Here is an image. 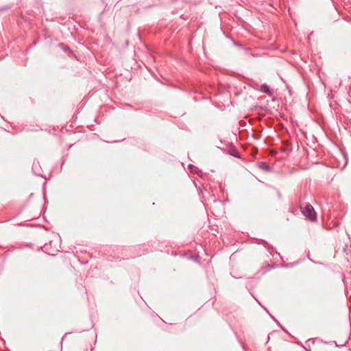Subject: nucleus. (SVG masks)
<instances>
[{
  "label": "nucleus",
  "mask_w": 351,
  "mask_h": 351,
  "mask_svg": "<svg viewBox=\"0 0 351 351\" xmlns=\"http://www.w3.org/2000/svg\"><path fill=\"white\" fill-rule=\"evenodd\" d=\"M301 210L303 215L309 220L314 221L317 219L316 213L311 204H305L301 206Z\"/></svg>",
  "instance_id": "1"
},
{
  "label": "nucleus",
  "mask_w": 351,
  "mask_h": 351,
  "mask_svg": "<svg viewBox=\"0 0 351 351\" xmlns=\"http://www.w3.org/2000/svg\"><path fill=\"white\" fill-rule=\"evenodd\" d=\"M261 90L263 92V93H265L266 94H267L269 96H271L272 94H273V92L271 91V90L270 89V88L267 85V84H263L261 85Z\"/></svg>",
  "instance_id": "2"
},
{
  "label": "nucleus",
  "mask_w": 351,
  "mask_h": 351,
  "mask_svg": "<svg viewBox=\"0 0 351 351\" xmlns=\"http://www.w3.org/2000/svg\"><path fill=\"white\" fill-rule=\"evenodd\" d=\"M188 167L191 171H193V169L195 168V167L191 164L189 165Z\"/></svg>",
  "instance_id": "3"
},
{
  "label": "nucleus",
  "mask_w": 351,
  "mask_h": 351,
  "mask_svg": "<svg viewBox=\"0 0 351 351\" xmlns=\"http://www.w3.org/2000/svg\"><path fill=\"white\" fill-rule=\"evenodd\" d=\"M261 167L265 169H267V167L265 166L263 164L262 165Z\"/></svg>",
  "instance_id": "4"
}]
</instances>
